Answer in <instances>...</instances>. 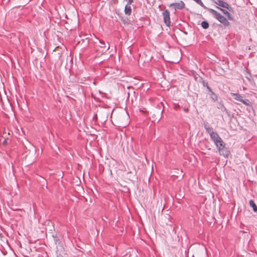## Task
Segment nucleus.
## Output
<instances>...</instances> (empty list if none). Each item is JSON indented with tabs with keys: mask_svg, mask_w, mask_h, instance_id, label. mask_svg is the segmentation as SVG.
<instances>
[{
	"mask_svg": "<svg viewBox=\"0 0 257 257\" xmlns=\"http://www.w3.org/2000/svg\"><path fill=\"white\" fill-rule=\"evenodd\" d=\"M208 12L211 13L213 17L221 23L224 27L229 26L230 23L227 21V19L220 13L212 9H207Z\"/></svg>",
	"mask_w": 257,
	"mask_h": 257,
	"instance_id": "f257e3e1",
	"label": "nucleus"
},
{
	"mask_svg": "<svg viewBox=\"0 0 257 257\" xmlns=\"http://www.w3.org/2000/svg\"><path fill=\"white\" fill-rule=\"evenodd\" d=\"M214 3L219 6V7L225 8L230 12L233 11L232 8H231L227 3L224 2L223 0H215L214 1Z\"/></svg>",
	"mask_w": 257,
	"mask_h": 257,
	"instance_id": "f03ea898",
	"label": "nucleus"
},
{
	"mask_svg": "<svg viewBox=\"0 0 257 257\" xmlns=\"http://www.w3.org/2000/svg\"><path fill=\"white\" fill-rule=\"evenodd\" d=\"M185 7V3L181 1L178 3H175L171 4L169 5V7H173L175 10H182Z\"/></svg>",
	"mask_w": 257,
	"mask_h": 257,
	"instance_id": "7ed1b4c3",
	"label": "nucleus"
},
{
	"mask_svg": "<svg viewBox=\"0 0 257 257\" xmlns=\"http://www.w3.org/2000/svg\"><path fill=\"white\" fill-rule=\"evenodd\" d=\"M163 16L164 18V23L166 26H170L171 21L170 17V12L168 10H166L163 12Z\"/></svg>",
	"mask_w": 257,
	"mask_h": 257,
	"instance_id": "20e7f679",
	"label": "nucleus"
},
{
	"mask_svg": "<svg viewBox=\"0 0 257 257\" xmlns=\"http://www.w3.org/2000/svg\"><path fill=\"white\" fill-rule=\"evenodd\" d=\"M210 137L211 140L214 142V144L222 142V139L216 132L211 133V134L210 135Z\"/></svg>",
	"mask_w": 257,
	"mask_h": 257,
	"instance_id": "39448f33",
	"label": "nucleus"
},
{
	"mask_svg": "<svg viewBox=\"0 0 257 257\" xmlns=\"http://www.w3.org/2000/svg\"><path fill=\"white\" fill-rule=\"evenodd\" d=\"M218 151L220 155L223 156L225 158H228L230 154L229 151L226 147H225V146L222 148L221 149H219Z\"/></svg>",
	"mask_w": 257,
	"mask_h": 257,
	"instance_id": "423d86ee",
	"label": "nucleus"
},
{
	"mask_svg": "<svg viewBox=\"0 0 257 257\" xmlns=\"http://www.w3.org/2000/svg\"><path fill=\"white\" fill-rule=\"evenodd\" d=\"M99 44L100 48L102 49V50L101 51L102 53L105 52L107 50L109 49V46L108 45V46L106 47V44L104 41L99 40Z\"/></svg>",
	"mask_w": 257,
	"mask_h": 257,
	"instance_id": "0eeeda50",
	"label": "nucleus"
},
{
	"mask_svg": "<svg viewBox=\"0 0 257 257\" xmlns=\"http://www.w3.org/2000/svg\"><path fill=\"white\" fill-rule=\"evenodd\" d=\"M204 128L206 130V133L210 135L211 133H213V129L212 127H210L207 123L204 124Z\"/></svg>",
	"mask_w": 257,
	"mask_h": 257,
	"instance_id": "6e6552de",
	"label": "nucleus"
},
{
	"mask_svg": "<svg viewBox=\"0 0 257 257\" xmlns=\"http://www.w3.org/2000/svg\"><path fill=\"white\" fill-rule=\"evenodd\" d=\"M125 15L130 16L132 13V8L130 5H126L124 10Z\"/></svg>",
	"mask_w": 257,
	"mask_h": 257,
	"instance_id": "1a4fd4ad",
	"label": "nucleus"
},
{
	"mask_svg": "<svg viewBox=\"0 0 257 257\" xmlns=\"http://www.w3.org/2000/svg\"><path fill=\"white\" fill-rule=\"evenodd\" d=\"M249 206L252 208L254 212H257V206L253 200H250L249 202Z\"/></svg>",
	"mask_w": 257,
	"mask_h": 257,
	"instance_id": "9d476101",
	"label": "nucleus"
},
{
	"mask_svg": "<svg viewBox=\"0 0 257 257\" xmlns=\"http://www.w3.org/2000/svg\"><path fill=\"white\" fill-rule=\"evenodd\" d=\"M231 94L232 96H233V98L234 99L241 102V99H242V97L240 94L233 93H231Z\"/></svg>",
	"mask_w": 257,
	"mask_h": 257,
	"instance_id": "9b49d317",
	"label": "nucleus"
},
{
	"mask_svg": "<svg viewBox=\"0 0 257 257\" xmlns=\"http://www.w3.org/2000/svg\"><path fill=\"white\" fill-rule=\"evenodd\" d=\"M215 145L216 146V148L218 149V150L219 151V149H221L222 148L225 147V144L223 142V140H222V142L221 143H217L216 144H215Z\"/></svg>",
	"mask_w": 257,
	"mask_h": 257,
	"instance_id": "f8f14e48",
	"label": "nucleus"
},
{
	"mask_svg": "<svg viewBox=\"0 0 257 257\" xmlns=\"http://www.w3.org/2000/svg\"><path fill=\"white\" fill-rule=\"evenodd\" d=\"M210 98L213 101H216L217 100L218 97L217 95L213 91L210 92Z\"/></svg>",
	"mask_w": 257,
	"mask_h": 257,
	"instance_id": "ddd939ff",
	"label": "nucleus"
},
{
	"mask_svg": "<svg viewBox=\"0 0 257 257\" xmlns=\"http://www.w3.org/2000/svg\"><path fill=\"white\" fill-rule=\"evenodd\" d=\"M201 26L203 29H207L209 28V25L208 22L205 21L201 23Z\"/></svg>",
	"mask_w": 257,
	"mask_h": 257,
	"instance_id": "4468645a",
	"label": "nucleus"
},
{
	"mask_svg": "<svg viewBox=\"0 0 257 257\" xmlns=\"http://www.w3.org/2000/svg\"><path fill=\"white\" fill-rule=\"evenodd\" d=\"M217 108L219 109H221L222 111H225L226 110V108L225 107L224 105L221 103H219L217 105Z\"/></svg>",
	"mask_w": 257,
	"mask_h": 257,
	"instance_id": "2eb2a0df",
	"label": "nucleus"
},
{
	"mask_svg": "<svg viewBox=\"0 0 257 257\" xmlns=\"http://www.w3.org/2000/svg\"><path fill=\"white\" fill-rule=\"evenodd\" d=\"M216 8L220 10V11H221L222 12V13L225 15V16H226L227 14H229V12L228 11H227L226 10H224L220 7H219L218 6H216Z\"/></svg>",
	"mask_w": 257,
	"mask_h": 257,
	"instance_id": "dca6fc26",
	"label": "nucleus"
},
{
	"mask_svg": "<svg viewBox=\"0 0 257 257\" xmlns=\"http://www.w3.org/2000/svg\"><path fill=\"white\" fill-rule=\"evenodd\" d=\"M241 102L246 106H249L251 103L250 101L247 99H242Z\"/></svg>",
	"mask_w": 257,
	"mask_h": 257,
	"instance_id": "f3484780",
	"label": "nucleus"
},
{
	"mask_svg": "<svg viewBox=\"0 0 257 257\" xmlns=\"http://www.w3.org/2000/svg\"><path fill=\"white\" fill-rule=\"evenodd\" d=\"M199 81L200 82H201V83H202L203 86L204 87H206L207 86H208V84L207 82H206L202 78L200 77V79H199Z\"/></svg>",
	"mask_w": 257,
	"mask_h": 257,
	"instance_id": "a211bd4d",
	"label": "nucleus"
},
{
	"mask_svg": "<svg viewBox=\"0 0 257 257\" xmlns=\"http://www.w3.org/2000/svg\"><path fill=\"white\" fill-rule=\"evenodd\" d=\"M52 236L54 238V241H55V243L57 244V243L59 241V238L58 237V236H57L56 234H55V235H53Z\"/></svg>",
	"mask_w": 257,
	"mask_h": 257,
	"instance_id": "6ab92c4d",
	"label": "nucleus"
},
{
	"mask_svg": "<svg viewBox=\"0 0 257 257\" xmlns=\"http://www.w3.org/2000/svg\"><path fill=\"white\" fill-rule=\"evenodd\" d=\"M226 16L227 17V19L229 20H233V17L231 16L230 14L229 13V14H227Z\"/></svg>",
	"mask_w": 257,
	"mask_h": 257,
	"instance_id": "aec40b11",
	"label": "nucleus"
},
{
	"mask_svg": "<svg viewBox=\"0 0 257 257\" xmlns=\"http://www.w3.org/2000/svg\"><path fill=\"white\" fill-rule=\"evenodd\" d=\"M133 2V0H128V2L126 5H128L131 6V5L132 4Z\"/></svg>",
	"mask_w": 257,
	"mask_h": 257,
	"instance_id": "412c9836",
	"label": "nucleus"
},
{
	"mask_svg": "<svg viewBox=\"0 0 257 257\" xmlns=\"http://www.w3.org/2000/svg\"><path fill=\"white\" fill-rule=\"evenodd\" d=\"M206 88L209 92H211V91H212L211 88L208 85L206 86Z\"/></svg>",
	"mask_w": 257,
	"mask_h": 257,
	"instance_id": "4be33fe9",
	"label": "nucleus"
},
{
	"mask_svg": "<svg viewBox=\"0 0 257 257\" xmlns=\"http://www.w3.org/2000/svg\"><path fill=\"white\" fill-rule=\"evenodd\" d=\"M179 105L178 104H177V105H175L174 106V108L175 109H177L178 108H179Z\"/></svg>",
	"mask_w": 257,
	"mask_h": 257,
	"instance_id": "5701e85b",
	"label": "nucleus"
},
{
	"mask_svg": "<svg viewBox=\"0 0 257 257\" xmlns=\"http://www.w3.org/2000/svg\"><path fill=\"white\" fill-rule=\"evenodd\" d=\"M184 110L185 112H188V111H189V109H188V108H184Z\"/></svg>",
	"mask_w": 257,
	"mask_h": 257,
	"instance_id": "b1692460",
	"label": "nucleus"
},
{
	"mask_svg": "<svg viewBox=\"0 0 257 257\" xmlns=\"http://www.w3.org/2000/svg\"><path fill=\"white\" fill-rule=\"evenodd\" d=\"M242 232L243 233H248V229H246V230H243Z\"/></svg>",
	"mask_w": 257,
	"mask_h": 257,
	"instance_id": "393cba45",
	"label": "nucleus"
},
{
	"mask_svg": "<svg viewBox=\"0 0 257 257\" xmlns=\"http://www.w3.org/2000/svg\"><path fill=\"white\" fill-rule=\"evenodd\" d=\"M246 78L249 80L250 81V79L249 78V77H246Z\"/></svg>",
	"mask_w": 257,
	"mask_h": 257,
	"instance_id": "a878e982",
	"label": "nucleus"
}]
</instances>
